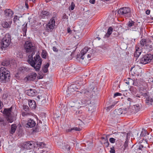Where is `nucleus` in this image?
<instances>
[{"label":"nucleus","mask_w":153,"mask_h":153,"mask_svg":"<svg viewBox=\"0 0 153 153\" xmlns=\"http://www.w3.org/2000/svg\"><path fill=\"white\" fill-rule=\"evenodd\" d=\"M24 48L26 52H32L31 54H35L36 47L31 42L29 41L26 42L24 45Z\"/></svg>","instance_id":"0eeeda50"},{"label":"nucleus","mask_w":153,"mask_h":153,"mask_svg":"<svg viewBox=\"0 0 153 153\" xmlns=\"http://www.w3.org/2000/svg\"><path fill=\"white\" fill-rule=\"evenodd\" d=\"M137 24H135L134 26H133L131 28L132 30L133 31H137L138 30V27L137 26Z\"/></svg>","instance_id":"79ce46f5"},{"label":"nucleus","mask_w":153,"mask_h":153,"mask_svg":"<svg viewBox=\"0 0 153 153\" xmlns=\"http://www.w3.org/2000/svg\"><path fill=\"white\" fill-rule=\"evenodd\" d=\"M27 24H26L24 26V27L22 28V30L23 32V36H24L26 35V32L27 31V28L26 27L27 26Z\"/></svg>","instance_id":"4c0bfd02"},{"label":"nucleus","mask_w":153,"mask_h":153,"mask_svg":"<svg viewBox=\"0 0 153 153\" xmlns=\"http://www.w3.org/2000/svg\"><path fill=\"white\" fill-rule=\"evenodd\" d=\"M19 71L22 73H25L29 71L30 69L27 67H22L19 68Z\"/></svg>","instance_id":"4be33fe9"},{"label":"nucleus","mask_w":153,"mask_h":153,"mask_svg":"<svg viewBox=\"0 0 153 153\" xmlns=\"http://www.w3.org/2000/svg\"><path fill=\"white\" fill-rule=\"evenodd\" d=\"M134 106L135 108V110H136L137 112L138 111L140 110V107L139 104H136L134 105Z\"/></svg>","instance_id":"c03bdc74"},{"label":"nucleus","mask_w":153,"mask_h":153,"mask_svg":"<svg viewBox=\"0 0 153 153\" xmlns=\"http://www.w3.org/2000/svg\"><path fill=\"white\" fill-rule=\"evenodd\" d=\"M132 100V99L129 98H128L126 100V102L129 105L130 104L131 101Z\"/></svg>","instance_id":"bf43d9fd"},{"label":"nucleus","mask_w":153,"mask_h":153,"mask_svg":"<svg viewBox=\"0 0 153 153\" xmlns=\"http://www.w3.org/2000/svg\"><path fill=\"white\" fill-rule=\"evenodd\" d=\"M140 63L142 64H145L149 62L147 61V60L145 59L144 56L140 59Z\"/></svg>","instance_id":"c756f323"},{"label":"nucleus","mask_w":153,"mask_h":153,"mask_svg":"<svg viewBox=\"0 0 153 153\" xmlns=\"http://www.w3.org/2000/svg\"><path fill=\"white\" fill-rule=\"evenodd\" d=\"M119 14L123 15L127 17L131 16L130 9L128 7H123L119 9L118 11Z\"/></svg>","instance_id":"6e6552de"},{"label":"nucleus","mask_w":153,"mask_h":153,"mask_svg":"<svg viewBox=\"0 0 153 153\" xmlns=\"http://www.w3.org/2000/svg\"><path fill=\"white\" fill-rule=\"evenodd\" d=\"M12 23V19L8 23L7 22H5L2 24L3 27L5 28H9L10 27L11 24Z\"/></svg>","instance_id":"a211bd4d"},{"label":"nucleus","mask_w":153,"mask_h":153,"mask_svg":"<svg viewBox=\"0 0 153 153\" xmlns=\"http://www.w3.org/2000/svg\"><path fill=\"white\" fill-rule=\"evenodd\" d=\"M101 139L102 140L101 142V144L102 145L106 143V140H108L107 138V137H106V138H105L104 137H102Z\"/></svg>","instance_id":"ea45409f"},{"label":"nucleus","mask_w":153,"mask_h":153,"mask_svg":"<svg viewBox=\"0 0 153 153\" xmlns=\"http://www.w3.org/2000/svg\"><path fill=\"white\" fill-rule=\"evenodd\" d=\"M124 147L126 148L128 146V143L126 142H125V143L124 145Z\"/></svg>","instance_id":"774afa93"},{"label":"nucleus","mask_w":153,"mask_h":153,"mask_svg":"<svg viewBox=\"0 0 153 153\" xmlns=\"http://www.w3.org/2000/svg\"><path fill=\"white\" fill-rule=\"evenodd\" d=\"M22 115L23 116L25 117L26 116L29 115L30 114L29 113L24 111L22 112Z\"/></svg>","instance_id":"6e6d98bb"},{"label":"nucleus","mask_w":153,"mask_h":153,"mask_svg":"<svg viewBox=\"0 0 153 153\" xmlns=\"http://www.w3.org/2000/svg\"><path fill=\"white\" fill-rule=\"evenodd\" d=\"M126 108L127 109L126 110L127 113L128 114H133L134 113V112H133V110H132L131 107H129L128 108Z\"/></svg>","instance_id":"e433bc0d"},{"label":"nucleus","mask_w":153,"mask_h":153,"mask_svg":"<svg viewBox=\"0 0 153 153\" xmlns=\"http://www.w3.org/2000/svg\"><path fill=\"white\" fill-rule=\"evenodd\" d=\"M3 113L6 115L7 120L9 123H12L15 121L17 116V111L12 110V107L8 108H5L3 111Z\"/></svg>","instance_id":"f03ea898"},{"label":"nucleus","mask_w":153,"mask_h":153,"mask_svg":"<svg viewBox=\"0 0 153 153\" xmlns=\"http://www.w3.org/2000/svg\"><path fill=\"white\" fill-rule=\"evenodd\" d=\"M28 102L30 108L32 109H35L36 108V103L34 100H30Z\"/></svg>","instance_id":"aec40b11"},{"label":"nucleus","mask_w":153,"mask_h":153,"mask_svg":"<svg viewBox=\"0 0 153 153\" xmlns=\"http://www.w3.org/2000/svg\"><path fill=\"white\" fill-rule=\"evenodd\" d=\"M23 109L25 111H27L29 109L28 107L26 105L23 106Z\"/></svg>","instance_id":"052dcab7"},{"label":"nucleus","mask_w":153,"mask_h":153,"mask_svg":"<svg viewBox=\"0 0 153 153\" xmlns=\"http://www.w3.org/2000/svg\"><path fill=\"white\" fill-rule=\"evenodd\" d=\"M62 18L64 19H68V16L65 13L63 16Z\"/></svg>","instance_id":"e2e57ef3"},{"label":"nucleus","mask_w":153,"mask_h":153,"mask_svg":"<svg viewBox=\"0 0 153 153\" xmlns=\"http://www.w3.org/2000/svg\"><path fill=\"white\" fill-rule=\"evenodd\" d=\"M76 84H73L68 87V92H73L76 90V89H79L80 87L79 86H76Z\"/></svg>","instance_id":"f8f14e48"},{"label":"nucleus","mask_w":153,"mask_h":153,"mask_svg":"<svg viewBox=\"0 0 153 153\" xmlns=\"http://www.w3.org/2000/svg\"><path fill=\"white\" fill-rule=\"evenodd\" d=\"M73 130H75V131H79L80 130V129L79 128H78L77 127H75V128H71V129H69L67 131L68 132H71Z\"/></svg>","instance_id":"a19ab883"},{"label":"nucleus","mask_w":153,"mask_h":153,"mask_svg":"<svg viewBox=\"0 0 153 153\" xmlns=\"http://www.w3.org/2000/svg\"><path fill=\"white\" fill-rule=\"evenodd\" d=\"M36 76L37 74L36 73L33 72L26 77L28 80H33L36 78Z\"/></svg>","instance_id":"4468645a"},{"label":"nucleus","mask_w":153,"mask_h":153,"mask_svg":"<svg viewBox=\"0 0 153 153\" xmlns=\"http://www.w3.org/2000/svg\"><path fill=\"white\" fill-rule=\"evenodd\" d=\"M16 125L15 124H12L11 126V130L10 131V134H14L15 131L16 129Z\"/></svg>","instance_id":"393cba45"},{"label":"nucleus","mask_w":153,"mask_h":153,"mask_svg":"<svg viewBox=\"0 0 153 153\" xmlns=\"http://www.w3.org/2000/svg\"><path fill=\"white\" fill-rule=\"evenodd\" d=\"M3 103L0 100V109H1L3 106Z\"/></svg>","instance_id":"69168bd1"},{"label":"nucleus","mask_w":153,"mask_h":153,"mask_svg":"<svg viewBox=\"0 0 153 153\" xmlns=\"http://www.w3.org/2000/svg\"><path fill=\"white\" fill-rule=\"evenodd\" d=\"M110 152L111 153H115V151L114 147H112L110 148Z\"/></svg>","instance_id":"4d7b16f0"},{"label":"nucleus","mask_w":153,"mask_h":153,"mask_svg":"<svg viewBox=\"0 0 153 153\" xmlns=\"http://www.w3.org/2000/svg\"><path fill=\"white\" fill-rule=\"evenodd\" d=\"M135 24L136 23H135V22L134 21L130 20L128 21L127 25L129 27L131 28L133 26H134Z\"/></svg>","instance_id":"2f4dec72"},{"label":"nucleus","mask_w":153,"mask_h":153,"mask_svg":"<svg viewBox=\"0 0 153 153\" xmlns=\"http://www.w3.org/2000/svg\"><path fill=\"white\" fill-rule=\"evenodd\" d=\"M130 82H132L133 84L134 85H134V83L133 81V80L130 78L129 79V81L128 82H126V83H127L128 85H129V84Z\"/></svg>","instance_id":"603ef678"},{"label":"nucleus","mask_w":153,"mask_h":153,"mask_svg":"<svg viewBox=\"0 0 153 153\" xmlns=\"http://www.w3.org/2000/svg\"><path fill=\"white\" fill-rule=\"evenodd\" d=\"M140 44L142 46H143L145 45L146 46H147V44H146L145 41V39H143L141 40Z\"/></svg>","instance_id":"c9c22d12"},{"label":"nucleus","mask_w":153,"mask_h":153,"mask_svg":"<svg viewBox=\"0 0 153 153\" xmlns=\"http://www.w3.org/2000/svg\"><path fill=\"white\" fill-rule=\"evenodd\" d=\"M35 143L36 144L38 147H39L40 148H44L46 146V145L42 142H35Z\"/></svg>","instance_id":"c85d7f7f"},{"label":"nucleus","mask_w":153,"mask_h":153,"mask_svg":"<svg viewBox=\"0 0 153 153\" xmlns=\"http://www.w3.org/2000/svg\"><path fill=\"white\" fill-rule=\"evenodd\" d=\"M11 41L10 35L6 34L1 40V48L2 50H5L9 45Z\"/></svg>","instance_id":"39448f33"},{"label":"nucleus","mask_w":153,"mask_h":153,"mask_svg":"<svg viewBox=\"0 0 153 153\" xmlns=\"http://www.w3.org/2000/svg\"><path fill=\"white\" fill-rule=\"evenodd\" d=\"M28 0H26L25 2V5L27 9H28L29 7L28 5Z\"/></svg>","instance_id":"680f3d73"},{"label":"nucleus","mask_w":153,"mask_h":153,"mask_svg":"<svg viewBox=\"0 0 153 153\" xmlns=\"http://www.w3.org/2000/svg\"><path fill=\"white\" fill-rule=\"evenodd\" d=\"M116 139L113 138L111 137L109 139V141L111 143H114L115 142Z\"/></svg>","instance_id":"8fccbe9b"},{"label":"nucleus","mask_w":153,"mask_h":153,"mask_svg":"<svg viewBox=\"0 0 153 153\" xmlns=\"http://www.w3.org/2000/svg\"><path fill=\"white\" fill-rule=\"evenodd\" d=\"M127 108H125V109L122 110L121 108H120L117 110H115V112L117 113V114L118 115L121 114L122 113L125 114L127 113L126 110Z\"/></svg>","instance_id":"f3484780"},{"label":"nucleus","mask_w":153,"mask_h":153,"mask_svg":"<svg viewBox=\"0 0 153 153\" xmlns=\"http://www.w3.org/2000/svg\"><path fill=\"white\" fill-rule=\"evenodd\" d=\"M109 145V143L108 140H106V143L103 144V146L107 148L108 147Z\"/></svg>","instance_id":"5fc2aeb1"},{"label":"nucleus","mask_w":153,"mask_h":153,"mask_svg":"<svg viewBox=\"0 0 153 153\" xmlns=\"http://www.w3.org/2000/svg\"><path fill=\"white\" fill-rule=\"evenodd\" d=\"M130 90L131 91H133L134 93H135L137 91V89L133 87H131L130 88Z\"/></svg>","instance_id":"3c124183"},{"label":"nucleus","mask_w":153,"mask_h":153,"mask_svg":"<svg viewBox=\"0 0 153 153\" xmlns=\"http://www.w3.org/2000/svg\"><path fill=\"white\" fill-rule=\"evenodd\" d=\"M131 108L132 109V110H133V112H134V113H135L137 112L135 110V108L134 105L133 106H132V107Z\"/></svg>","instance_id":"13d9d810"},{"label":"nucleus","mask_w":153,"mask_h":153,"mask_svg":"<svg viewBox=\"0 0 153 153\" xmlns=\"http://www.w3.org/2000/svg\"><path fill=\"white\" fill-rule=\"evenodd\" d=\"M146 102L148 105H153V99L150 97H148L146 99Z\"/></svg>","instance_id":"bb28decb"},{"label":"nucleus","mask_w":153,"mask_h":153,"mask_svg":"<svg viewBox=\"0 0 153 153\" xmlns=\"http://www.w3.org/2000/svg\"><path fill=\"white\" fill-rule=\"evenodd\" d=\"M145 41L146 44H147V45H148L149 44L152 42L151 40L149 39H145Z\"/></svg>","instance_id":"09e8293b"},{"label":"nucleus","mask_w":153,"mask_h":153,"mask_svg":"<svg viewBox=\"0 0 153 153\" xmlns=\"http://www.w3.org/2000/svg\"><path fill=\"white\" fill-rule=\"evenodd\" d=\"M61 147L63 149H68V150H70V147L69 146H68V145L66 144L65 145H64V146L62 145L61 146Z\"/></svg>","instance_id":"58836bf2"},{"label":"nucleus","mask_w":153,"mask_h":153,"mask_svg":"<svg viewBox=\"0 0 153 153\" xmlns=\"http://www.w3.org/2000/svg\"><path fill=\"white\" fill-rule=\"evenodd\" d=\"M51 14L48 11H43L42 13L40 16L42 18H45L48 16H50Z\"/></svg>","instance_id":"6ab92c4d"},{"label":"nucleus","mask_w":153,"mask_h":153,"mask_svg":"<svg viewBox=\"0 0 153 153\" xmlns=\"http://www.w3.org/2000/svg\"><path fill=\"white\" fill-rule=\"evenodd\" d=\"M122 95V94L116 92L114 94V97L115 98L116 97H118Z\"/></svg>","instance_id":"49530a36"},{"label":"nucleus","mask_w":153,"mask_h":153,"mask_svg":"<svg viewBox=\"0 0 153 153\" xmlns=\"http://www.w3.org/2000/svg\"><path fill=\"white\" fill-rule=\"evenodd\" d=\"M141 53V51L140 49L139 48L136 47V48L135 52L134 54L135 57H138Z\"/></svg>","instance_id":"5701e85b"},{"label":"nucleus","mask_w":153,"mask_h":153,"mask_svg":"<svg viewBox=\"0 0 153 153\" xmlns=\"http://www.w3.org/2000/svg\"><path fill=\"white\" fill-rule=\"evenodd\" d=\"M41 56L42 58L45 59H46L48 56V53L45 50H43Z\"/></svg>","instance_id":"473e14b6"},{"label":"nucleus","mask_w":153,"mask_h":153,"mask_svg":"<svg viewBox=\"0 0 153 153\" xmlns=\"http://www.w3.org/2000/svg\"><path fill=\"white\" fill-rule=\"evenodd\" d=\"M146 130L144 129H143V131L141 132V133L140 134V136L141 137H143V136H145V135H146Z\"/></svg>","instance_id":"a18cd8bd"},{"label":"nucleus","mask_w":153,"mask_h":153,"mask_svg":"<svg viewBox=\"0 0 153 153\" xmlns=\"http://www.w3.org/2000/svg\"><path fill=\"white\" fill-rule=\"evenodd\" d=\"M75 6V5L72 2L71 3V5L70 7L71 8V10H73L74 9Z\"/></svg>","instance_id":"de8ad7c7"},{"label":"nucleus","mask_w":153,"mask_h":153,"mask_svg":"<svg viewBox=\"0 0 153 153\" xmlns=\"http://www.w3.org/2000/svg\"><path fill=\"white\" fill-rule=\"evenodd\" d=\"M87 104V103H85V105L87 106V108H88V110L94 111L95 109V106L94 104H92L91 103L90 101H88Z\"/></svg>","instance_id":"ddd939ff"},{"label":"nucleus","mask_w":153,"mask_h":153,"mask_svg":"<svg viewBox=\"0 0 153 153\" xmlns=\"http://www.w3.org/2000/svg\"><path fill=\"white\" fill-rule=\"evenodd\" d=\"M22 148L27 150H29L33 149L35 146V142L33 141H27L24 142L21 144Z\"/></svg>","instance_id":"1a4fd4ad"},{"label":"nucleus","mask_w":153,"mask_h":153,"mask_svg":"<svg viewBox=\"0 0 153 153\" xmlns=\"http://www.w3.org/2000/svg\"><path fill=\"white\" fill-rule=\"evenodd\" d=\"M36 91L34 89H30L27 91V94L30 96H34L36 95Z\"/></svg>","instance_id":"2eb2a0df"},{"label":"nucleus","mask_w":153,"mask_h":153,"mask_svg":"<svg viewBox=\"0 0 153 153\" xmlns=\"http://www.w3.org/2000/svg\"><path fill=\"white\" fill-rule=\"evenodd\" d=\"M2 65L5 66H9L10 65V62L9 60H4L1 63Z\"/></svg>","instance_id":"cd10ccee"},{"label":"nucleus","mask_w":153,"mask_h":153,"mask_svg":"<svg viewBox=\"0 0 153 153\" xmlns=\"http://www.w3.org/2000/svg\"><path fill=\"white\" fill-rule=\"evenodd\" d=\"M36 100L38 102L41 101L44 103L45 102V100L42 96H38L36 98Z\"/></svg>","instance_id":"b1692460"},{"label":"nucleus","mask_w":153,"mask_h":153,"mask_svg":"<svg viewBox=\"0 0 153 153\" xmlns=\"http://www.w3.org/2000/svg\"><path fill=\"white\" fill-rule=\"evenodd\" d=\"M4 14L5 17L10 19L13 17V12L11 10L8 9L4 11Z\"/></svg>","instance_id":"9b49d317"},{"label":"nucleus","mask_w":153,"mask_h":153,"mask_svg":"<svg viewBox=\"0 0 153 153\" xmlns=\"http://www.w3.org/2000/svg\"><path fill=\"white\" fill-rule=\"evenodd\" d=\"M34 54H31L28 56L27 62L30 64L37 71H39L40 69L42 63V59L40 56L36 54L33 57Z\"/></svg>","instance_id":"f257e3e1"},{"label":"nucleus","mask_w":153,"mask_h":153,"mask_svg":"<svg viewBox=\"0 0 153 153\" xmlns=\"http://www.w3.org/2000/svg\"><path fill=\"white\" fill-rule=\"evenodd\" d=\"M88 90L90 91L83 89L81 91L80 93L85 94L87 98L91 97L95 92L97 91V88L95 86V84L92 83L88 87Z\"/></svg>","instance_id":"7ed1b4c3"},{"label":"nucleus","mask_w":153,"mask_h":153,"mask_svg":"<svg viewBox=\"0 0 153 153\" xmlns=\"http://www.w3.org/2000/svg\"><path fill=\"white\" fill-rule=\"evenodd\" d=\"M137 149L142 151L144 147L142 143H138V145L137 146Z\"/></svg>","instance_id":"72a5a7b5"},{"label":"nucleus","mask_w":153,"mask_h":153,"mask_svg":"<svg viewBox=\"0 0 153 153\" xmlns=\"http://www.w3.org/2000/svg\"><path fill=\"white\" fill-rule=\"evenodd\" d=\"M13 22L16 25L18 24L19 22V17L16 16H15L13 19Z\"/></svg>","instance_id":"f704fd0d"},{"label":"nucleus","mask_w":153,"mask_h":153,"mask_svg":"<svg viewBox=\"0 0 153 153\" xmlns=\"http://www.w3.org/2000/svg\"><path fill=\"white\" fill-rule=\"evenodd\" d=\"M36 125V123L33 120L30 119L28 121L27 123V127L32 128L34 127Z\"/></svg>","instance_id":"dca6fc26"},{"label":"nucleus","mask_w":153,"mask_h":153,"mask_svg":"<svg viewBox=\"0 0 153 153\" xmlns=\"http://www.w3.org/2000/svg\"><path fill=\"white\" fill-rule=\"evenodd\" d=\"M10 77V72L4 67L0 68V80L3 82L8 81Z\"/></svg>","instance_id":"20e7f679"},{"label":"nucleus","mask_w":153,"mask_h":153,"mask_svg":"<svg viewBox=\"0 0 153 153\" xmlns=\"http://www.w3.org/2000/svg\"><path fill=\"white\" fill-rule=\"evenodd\" d=\"M53 50L54 51H55L56 52L57 51H58V49H57V48H56L55 47H53Z\"/></svg>","instance_id":"338daca9"},{"label":"nucleus","mask_w":153,"mask_h":153,"mask_svg":"<svg viewBox=\"0 0 153 153\" xmlns=\"http://www.w3.org/2000/svg\"><path fill=\"white\" fill-rule=\"evenodd\" d=\"M112 30L113 28L111 27H109L107 33L105 35L104 38H106L108 37L111 34Z\"/></svg>","instance_id":"412c9836"},{"label":"nucleus","mask_w":153,"mask_h":153,"mask_svg":"<svg viewBox=\"0 0 153 153\" xmlns=\"http://www.w3.org/2000/svg\"><path fill=\"white\" fill-rule=\"evenodd\" d=\"M76 103L75 102L72 101L70 102L68 104V106L69 107H74L76 106Z\"/></svg>","instance_id":"37998d69"},{"label":"nucleus","mask_w":153,"mask_h":153,"mask_svg":"<svg viewBox=\"0 0 153 153\" xmlns=\"http://www.w3.org/2000/svg\"><path fill=\"white\" fill-rule=\"evenodd\" d=\"M145 59L147 60V61L149 63L152 60V55L149 54L145 55L144 56Z\"/></svg>","instance_id":"a878e982"},{"label":"nucleus","mask_w":153,"mask_h":153,"mask_svg":"<svg viewBox=\"0 0 153 153\" xmlns=\"http://www.w3.org/2000/svg\"><path fill=\"white\" fill-rule=\"evenodd\" d=\"M49 64L47 63V64L45 65L42 68V70L44 73H47L48 71V68L49 66Z\"/></svg>","instance_id":"7c9ffc66"},{"label":"nucleus","mask_w":153,"mask_h":153,"mask_svg":"<svg viewBox=\"0 0 153 153\" xmlns=\"http://www.w3.org/2000/svg\"><path fill=\"white\" fill-rule=\"evenodd\" d=\"M54 17H53L49 21L47 27L48 32L51 31L52 30L55 25V20Z\"/></svg>","instance_id":"9d476101"},{"label":"nucleus","mask_w":153,"mask_h":153,"mask_svg":"<svg viewBox=\"0 0 153 153\" xmlns=\"http://www.w3.org/2000/svg\"><path fill=\"white\" fill-rule=\"evenodd\" d=\"M114 134L116 136L115 137H115L117 138H118L119 137H120V133H115Z\"/></svg>","instance_id":"864d4df0"},{"label":"nucleus","mask_w":153,"mask_h":153,"mask_svg":"<svg viewBox=\"0 0 153 153\" xmlns=\"http://www.w3.org/2000/svg\"><path fill=\"white\" fill-rule=\"evenodd\" d=\"M88 51V48L87 47H85L82 50L80 53L77 55V59L81 63L84 65H87L89 59L85 60H84V57L83 56Z\"/></svg>","instance_id":"423d86ee"},{"label":"nucleus","mask_w":153,"mask_h":153,"mask_svg":"<svg viewBox=\"0 0 153 153\" xmlns=\"http://www.w3.org/2000/svg\"><path fill=\"white\" fill-rule=\"evenodd\" d=\"M4 122V120L3 118L0 117V124H2Z\"/></svg>","instance_id":"0e129e2a"}]
</instances>
